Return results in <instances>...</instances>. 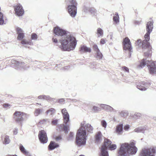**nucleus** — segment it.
I'll list each match as a JSON object with an SVG mask.
<instances>
[{"mask_svg":"<svg viewBox=\"0 0 156 156\" xmlns=\"http://www.w3.org/2000/svg\"><path fill=\"white\" fill-rule=\"evenodd\" d=\"M54 33L56 35L61 36L59 40L61 49H75L77 44L76 38L71 33L60 28L58 27H55Z\"/></svg>","mask_w":156,"mask_h":156,"instance_id":"nucleus-1","label":"nucleus"},{"mask_svg":"<svg viewBox=\"0 0 156 156\" xmlns=\"http://www.w3.org/2000/svg\"><path fill=\"white\" fill-rule=\"evenodd\" d=\"M84 129H87V131L90 133H93V128L92 126L89 124H86L85 121L82 122L80 127L76 135V143L79 146L84 145L86 143V132Z\"/></svg>","mask_w":156,"mask_h":156,"instance_id":"nucleus-2","label":"nucleus"},{"mask_svg":"<svg viewBox=\"0 0 156 156\" xmlns=\"http://www.w3.org/2000/svg\"><path fill=\"white\" fill-rule=\"evenodd\" d=\"M135 143L131 141L130 144L125 143L121 145L118 154L120 156H130L135 154L137 151Z\"/></svg>","mask_w":156,"mask_h":156,"instance_id":"nucleus-3","label":"nucleus"},{"mask_svg":"<svg viewBox=\"0 0 156 156\" xmlns=\"http://www.w3.org/2000/svg\"><path fill=\"white\" fill-rule=\"evenodd\" d=\"M155 62V61H149L148 60H147L146 59H143L141 61L140 64L137 66V68L138 69H141L145 65H147L151 74H156Z\"/></svg>","mask_w":156,"mask_h":156,"instance_id":"nucleus-4","label":"nucleus"},{"mask_svg":"<svg viewBox=\"0 0 156 156\" xmlns=\"http://www.w3.org/2000/svg\"><path fill=\"white\" fill-rule=\"evenodd\" d=\"M112 142L109 140L105 139L104 140V143L101 148L100 156H109L108 152L107 151L108 148L109 150H113L115 149L116 146L115 144H112Z\"/></svg>","mask_w":156,"mask_h":156,"instance_id":"nucleus-5","label":"nucleus"},{"mask_svg":"<svg viewBox=\"0 0 156 156\" xmlns=\"http://www.w3.org/2000/svg\"><path fill=\"white\" fill-rule=\"evenodd\" d=\"M62 115L63 123V130L66 133H67L68 132V129L69 126V115L66 108L62 109L61 110Z\"/></svg>","mask_w":156,"mask_h":156,"instance_id":"nucleus-6","label":"nucleus"},{"mask_svg":"<svg viewBox=\"0 0 156 156\" xmlns=\"http://www.w3.org/2000/svg\"><path fill=\"white\" fill-rule=\"evenodd\" d=\"M68 3L70 4L67 7L68 12L72 17H74L77 13V2L76 0H69V2H67V4Z\"/></svg>","mask_w":156,"mask_h":156,"instance_id":"nucleus-7","label":"nucleus"},{"mask_svg":"<svg viewBox=\"0 0 156 156\" xmlns=\"http://www.w3.org/2000/svg\"><path fill=\"white\" fill-rule=\"evenodd\" d=\"M155 153V150L154 148H144L140 153V156H155L154 154Z\"/></svg>","mask_w":156,"mask_h":156,"instance_id":"nucleus-8","label":"nucleus"},{"mask_svg":"<svg viewBox=\"0 0 156 156\" xmlns=\"http://www.w3.org/2000/svg\"><path fill=\"white\" fill-rule=\"evenodd\" d=\"M14 119L16 122H20L27 118L28 115L24 113L16 111L14 114Z\"/></svg>","mask_w":156,"mask_h":156,"instance_id":"nucleus-9","label":"nucleus"},{"mask_svg":"<svg viewBox=\"0 0 156 156\" xmlns=\"http://www.w3.org/2000/svg\"><path fill=\"white\" fill-rule=\"evenodd\" d=\"M135 44L136 46H138V48L142 47L143 49L146 48L151 49L152 48L150 43L147 42L146 41H143L142 42H141V40L140 39H138L135 42Z\"/></svg>","mask_w":156,"mask_h":156,"instance_id":"nucleus-10","label":"nucleus"},{"mask_svg":"<svg viewBox=\"0 0 156 156\" xmlns=\"http://www.w3.org/2000/svg\"><path fill=\"white\" fill-rule=\"evenodd\" d=\"M39 139L41 142L43 144L46 143L48 141V138L45 132L42 130L39 132L38 134Z\"/></svg>","mask_w":156,"mask_h":156,"instance_id":"nucleus-11","label":"nucleus"},{"mask_svg":"<svg viewBox=\"0 0 156 156\" xmlns=\"http://www.w3.org/2000/svg\"><path fill=\"white\" fill-rule=\"evenodd\" d=\"M24 37V34L22 33L19 34L17 37V39L19 40H22L21 44L24 45L27 48H29L30 47L28 46V45H31L32 44V43L30 42L27 41L25 40H23Z\"/></svg>","mask_w":156,"mask_h":156,"instance_id":"nucleus-12","label":"nucleus"},{"mask_svg":"<svg viewBox=\"0 0 156 156\" xmlns=\"http://www.w3.org/2000/svg\"><path fill=\"white\" fill-rule=\"evenodd\" d=\"M123 49H132L131 43L128 37H126L123 40Z\"/></svg>","mask_w":156,"mask_h":156,"instance_id":"nucleus-13","label":"nucleus"},{"mask_svg":"<svg viewBox=\"0 0 156 156\" xmlns=\"http://www.w3.org/2000/svg\"><path fill=\"white\" fill-rule=\"evenodd\" d=\"M16 14L19 16H22L24 13V11L22 5L18 4L14 7Z\"/></svg>","mask_w":156,"mask_h":156,"instance_id":"nucleus-14","label":"nucleus"},{"mask_svg":"<svg viewBox=\"0 0 156 156\" xmlns=\"http://www.w3.org/2000/svg\"><path fill=\"white\" fill-rule=\"evenodd\" d=\"M100 107L107 111L111 112L113 111L116 112V111L114 110L112 107L108 105L101 104L100 105Z\"/></svg>","mask_w":156,"mask_h":156,"instance_id":"nucleus-15","label":"nucleus"},{"mask_svg":"<svg viewBox=\"0 0 156 156\" xmlns=\"http://www.w3.org/2000/svg\"><path fill=\"white\" fill-rule=\"evenodd\" d=\"M153 22L149 21L148 22L146 25V30L147 32L151 33L153 28Z\"/></svg>","mask_w":156,"mask_h":156,"instance_id":"nucleus-16","label":"nucleus"},{"mask_svg":"<svg viewBox=\"0 0 156 156\" xmlns=\"http://www.w3.org/2000/svg\"><path fill=\"white\" fill-rule=\"evenodd\" d=\"M142 84L144 86H142L141 85H138L137 86V88L140 90L142 91H144L146 90L148 86V84H147L145 82H142Z\"/></svg>","mask_w":156,"mask_h":156,"instance_id":"nucleus-17","label":"nucleus"},{"mask_svg":"<svg viewBox=\"0 0 156 156\" xmlns=\"http://www.w3.org/2000/svg\"><path fill=\"white\" fill-rule=\"evenodd\" d=\"M59 146L58 145L53 141H51L48 146L49 150H52Z\"/></svg>","mask_w":156,"mask_h":156,"instance_id":"nucleus-18","label":"nucleus"},{"mask_svg":"<svg viewBox=\"0 0 156 156\" xmlns=\"http://www.w3.org/2000/svg\"><path fill=\"white\" fill-rule=\"evenodd\" d=\"M116 133L118 135H121L122 133L123 125L120 124L117 126Z\"/></svg>","mask_w":156,"mask_h":156,"instance_id":"nucleus-19","label":"nucleus"},{"mask_svg":"<svg viewBox=\"0 0 156 156\" xmlns=\"http://www.w3.org/2000/svg\"><path fill=\"white\" fill-rule=\"evenodd\" d=\"M146 127L145 126H140L136 128L134 131L136 133L141 132L144 133V130L146 129Z\"/></svg>","mask_w":156,"mask_h":156,"instance_id":"nucleus-20","label":"nucleus"},{"mask_svg":"<svg viewBox=\"0 0 156 156\" xmlns=\"http://www.w3.org/2000/svg\"><path fill=\"white\" fill-rule=\"evenodd\" d=\"M96 53L95 56L96 58L98 59H101L102 58L103 55L101 53L99 49H95Z\"/></svg>","mask_w":156,"mask_h":156,"instance_id":"nucleus-21","label":"nucleus"},{"mask_svg":"<svg viewBox=\"0 0 156 156\" xmlns=\"http://www.w3.org/2000/svg\"><path fill=\"white\" fill-rule=\"evenodd\" d=\"M43 111L42 108H36L35 109L34 112V115L35 116H38Z\"/></svg>","mask_w":156,"mask_h":156,"instance_id":"nucleus-22","label":"nucleus"},{"mask_svg":"<svg viewBox=\"0 0 156 156\" xmlns=\"http://www.w3.org/2000/svg\"><path fill=\"white\" fill-rule=\"evenodd\" d=\"M144 51V55L146 57H149L151 55L152 51L151 49H145Z\"/></svg>","mask_w":156,"mask_h":156,"instance_id":"nucleus-23","label":"nucleus"},{"mask_svg":"<svg viewBox=\"0 0 156 156\" xmlns=\"http://www.w3.org/2000/svg\"><path fill=\"white\" fill-rule=\"evenodd\" d=\"M20 149L23 154L26 155H28L29 152L25 149L24 147L21 144H20Z\"/></svg>","mask_w":156,"mask_h":156,"instance_id":"nucleus-24","label":"nucleus"},{"mask_svg":"<svg viewBox=\"0 0 156 156\" xmlns=\"http://www.w3.org/2000/svg\"><path fill=\"white\" fill-rule=\"evenodd\" d=\"M113 19L114 21L116 23H117L119 22V17L118 13H115V16H113Z\"/></svg>","mask_w":156,"mask_h":156,"instance_id":"nucleus-25","label":"nucleus"},{"mask_svg":"<svg viewBox=\"0 0 156 156\" xmlns=\"http://www.w3.org/2000/svg\"><path fill=\"white\" fill-rule=\"evenodd\" d=\"M102 134L100 132H98L96 134L95 136L96 140L97 142H99L101 140Z\"/></svg>","mask_w":156,"mask_h":156,"instance_id":"nucleus-26","label":"nucleus"},{"mask_svg":"<svg viewBox=\"0 0 156 156\" xmlns=\"http://www.w3.org/2000/svg\"><path fill=\"white\" fill-rule=\"evenodd\" d=\"M55 109L51 108L48 110L46 112V114L47 115L49 114L50 115L53 114L55 112Z\"/></svg>","mask_w":156,"mask_h":156,"instance_id":"nucleus-27","label":"nucleus"},{"mask_svg":"<svg viewBox=\"0 0 156 156\" xmlns=\"http://www.w3.org/2000/svg\"><path fill=\"white\" fill-rule=\"evenodd\" d=\"M91 8V7L85 5L83 7V11L85 13H88L90 12Z\"/></svg>","mask_w":156,"mask_h":156,"instance_id":"nucleus-28","label":"nucleus"},{"mask_svg":"<svg viewBox=\"0 0 156 156\" xmlns=\"http://www.w3.org/2000/svg\"><path fill=\"white\" fill-rule=\"evenodd\" d=\"M10 141L9 138V136L6 135L4 138L3 143L5 144H9Z\"/></svg>","mask_w":156,"mask_h":156,"instance_id":"nucleus-29","label":"nucleus"},{"mask_svg":"<svg viewBox=\"0 0 156 156\" xmlns=\"http://www.w3.org/2000/svg\"><path fill=\"white\" fill-rule=\"evenodd\" d=\"M97 34L98 35V37H99L103 35V30L100 28H98L97 30Z\"/></svg>","mask_w":156,"mask_h":156,"instance_id":"nucleus-30","label":"nucleus"},{"mask_svg":"<svg viewBox=\"0 0 156 156\" xmlns=\"http://www.w3.org/2000/svg\"><path fill=\"white\" fill-rule=\"evenodd\" d=\"M120 115L122 117H126L128 115V112L127 111H123L119 112Z\"/></svg>","mask_w":156,"mask_h":156,"instance_id":"nucleus-31","label":"nucleus"},{"mask_svg":"<svg viewBox=\"0 0 156 156\" xmlns=\"http://www.w3.org/2000/svg\"><path fill=\"white\" fill-rule=\"evenodd\" d=\"M89 12L92 16H95L96 14V10L93 8H91Z\"/></svg>","mask_w":156,"mask_h":156,"instance_id":"nucleus-32","label":"nucleus"},{"mask_svg":"<svg viewBox=\"0 0 156 156\" xmlns=\"http://www.w3.org/2000/svg\"><path fill=\"white\" fill-rule=\"evenodd\" d=\"M151 33H149L148 32H147V33L145 34L144 35V38L145 40L144 41H146L147 42H149L148 41L150 40V35Z\"/></svg>","mask_w":156,"mask_h":156,"instance_id":"nucleus-33","label":"nucleus"},{"mask_svg":"<svg viewBox=\"0 0 156 156\" xmlns=\"http://www.w3.org/2000/svg\"><path fill=\"white\" fill-rule=\"evenodd\" d=\"M11 62L12 64H14V66L17 67H18L20 64L18 62L14 59L12 60H11Z\"/></svg>","mask_w":156,"mask_h":156,"instance_id":"nucleus-34","label":"nucleus"},{"mask_svg":"<svg viewBox=\"0 0 156 156\" xmlns=\"http://www.w3.org/2000/svg\"><path fill=\"white\" fill-rule=\"evenodd\" d=\"M31 38L32 40L36 41L37 40L38 36L36 34L33 33L31 35Z\"/></svg>","mask_w":156,"mask_h":156,"instance_id":"nucleus-35","label":"nucleus"},{"mask_svg":"<svg viewBox=\"0 0 156 156\" xmlns=\"http://www.w3.org/2000/svg\"><path fill=\"white\" fill-rule=\"evenodd\" d=\"M92 111L95 112H97L101 111V109L96 106H94L92 108Z\"/></svg>","mask_w":156,"mask_h":156,"instance_id":"nucleus-36","label":"nucleus"},{"mask_svg":"<svg viewBox=\"0 0 156 156\" xmlns=\"http://www.w3.org/2000/svg\"><path fill=\"white\" fill-rule=\"evenodd\" d=\"M101 125L104 128H106L107 125V123L106 121L105 120H102L101 121Z\"/></svg>","mask_w":156,"mask_h":156,"instance_id":"nucleus-37","label":"nucleus"},{"mask_svg":"<svg viewBox=\"0 0 156 156\" xmlns=\"http://www.w3.org/2000/svg\"><path fill=\"white\" fill-rule=\"evenodd\" d=\"M74 134L72 132H70L69 136L68 138V140H71L73 139L74 137Z\"/></svg>","mask_w":156,"mask_h":156,"instance_id":"nucleus-38","label":"nucleus"},{"mask_svg":"<svg viewBox=\"0 0 156 156\" xmlns=\"http://www.w3.org/2000/svg\"><path fill=\"white\" fill-rule=\"evenodd\" d=\"M80 51L81 53L87 52H90L91 51V49H80Z\"/></svg>","mask_w":156,"mask_h":156,"instance_id":"nucleus-39","label":"nucleus"},{"mask_svg":"<svg viewBox=\"0 0 156 156\" xmlns=\"http://www.w3.org/2000/svg\"><path fill=\"white\" fill-rule=\"evenodd\" d=\"M44 99H45L47 101H52L53 98H51L49 96H45L44 95Z\"/></svg>","mask_w":156,"mask_h":156,"instance_id":"nucleus-40","label":"nucleus"},{"mask_svg":"<svg viewBox=\"0 0 156 156\" xmlns=\"http://www.w3.org/2000/svg\"><path fill=\"white\" fill-rule=\"evenodd\" d=\"M16 31L18 34L23 33V30L19 27H18L16 28Z\"/></svg>","mask_w":156,"mask_h":156,"instance_id":"nucleus-41","label":"nucleus"},{"mask_svg":"<svg viewBox=\"0 0 156 156\" xmlns=\"http://www.w3.org/2000/svg\"><path fill=\"white\" fill-rule=\"evenodd\" d=\"M141 116V114L140 113H135L134 117L135 118L137 119Z\"/></svg>","mask_w":156,"mask_h":156,"instance_id":"nucleus-42","label":"nucleus"},{"mask_svg":"<svg viewBox=\"0 0 156 156\" xmlns=\"http://www.w3.org/2000/svg\"><path fill=\"white\" fill-rule=\"evenodd\" d=\"M122 69L125 72L129 73V69L128 67L126 66H123L122 67Z\"/></svg>","mask_w":156,"mask_h":156,"instance_id":"nucleus-43","label":"nucleus"},{"mask_svg":"<svg viewBox=\"0 0 156 156\" xmlns=\"http://www.w3.org/2000/svg\"><path fill=\"white\" fill-rule=\"evenodd\" d=\"M58 120L57 119H55L52 120L51 122L52 124L53 125H56L57 123Z\"/></svg>","mask_w":156,"mask_h":156,"instance_id":"nucleus-44","label":"nucleus"},{"mask_svg":"<svg viewBox=\"0 0 156 156\" xmlns=\"http://www.w3.org/2000/svg\"><path fill=\"white\" fill-rule=\"evenodd\" d=\"M3 106L5 108H7V107L10 108L11 105H10L8 104H4L3 105Z\"/></svg>","mask_w":156,"mask_h":156,"instance_id":"nucleus-45","label":"nucleus"},{"mask_svg":"<svg viewBox=\"0 0 156 156\" xmlns=\"http://www.w3.org/2000/svg\"><path fill=\"white\" fill-rule=\"evenodd\" d=\"M80 49H90V48L87 47L86 46L84 45H81Z\"/></svg>","mask_w":156,"mask_h":156,"instance_id":"nucleus-46","label":"nucleus"},{"mask_svg":"<svg viewBox=\"0 0 156 156\" xmlns=\"http://www.w3.org/2000/svg\"><path fill=\"white\" fill-rule=\"evenodd\" d=\"M129 125H126L124 126V129L125 130H127L129 128Z\"/></svg>","mask_w":156,"mask_h":156,"instance_id":"nucleus-47","label":"nucleus"},{"mask_svg":"<svg viewBox=\"0 0 156 156\" xmlns=\"http://www.w3.org/2000/svg\"><path fill=\"white\" fill-rule=\"evenodd\" d=\"M100 42L101 44H104L105 43V40L102 38Z\"/></svg>","mask_w":156,"mask_h":156,"instance_id":"nucleus-48","label":"nucleus"},{"mask_svg":"<svg viewBox=\"0 0 156 156\" xmlns=\"http://www.w3.org/2000/svg\"><path fill=\"white\" fill-rule=\"evenodd\" d=\"M18 129L17 128L15 129L13 131V133L15 135H16L18 133Z\"/></svg>","mask_w":156,"mask_h":156,"instance_id":"nucleus-49","label":"nucleus"},{"mask_svg":"<svg viewBox=\"0 0 156 156\" xmlns=\"http://www.w3.org/2000/svg\"><path fill=\"white\" fill-rule=\"evenodd\" d=\"M109 35L110 37V39L111 40H112L113 38V33L112 32L110 33Z\"/></svg>","mask_w":156,"mask_h":156,"instance_id":"nucleus-50","label":"nucleus"},{"mask_svg":"<svg viewBox=\"0 0 156 156\" xmlns=\"http://www.w3.org/2000/svg\"><path fill=\"white\" fill-rule=\"evenodd\" d=\"M93 47L94 49H98V46L97 45V44H94L93 45Z\"/></svg>","mask_w":156,"mask_h":156,"instance_id":"nucleus-51","label":"nucleus"},{"mask_svg":"<svg viewBox=\"0 0 156 156\" xmlns=\"http://www.w3.org/2000/svg\"><path fill=\"white\" fill-rule=\"evenodd\" d=\"M44 95H41L39 96L38 97V98L39 99H44Z\"/></svg>","mask_w":156,"mask_h":156,"instance_id":"nucleus-52","label":"nucleus"},{"mask_svg":"<svg viewBox=\"0 0 156 156\" xmlns=\"http://www.w3.org/2000/svg\"><path fill=\"white\" fill-rule=\"evenodd\" d=\"M52 40L55 43H57L58 42V41L57 39L56 38H53Z\"/></svg>","mask_w":156,"mask_h":156,"instance_id":"nucleus-53","label":"nucleus"},{"mask_svg":"<svg viewBox=\"0 0 156 156\" xmlns=\"http://www.w3.org/2000/svg\"><path fill=\"white\" fill-rule=\"evenodd\" d=\"M61 136H58L56 137L55 138V139L57 140H61Z\"/></svg>","mask_w":156,"mask_h":156,"instance_id":"nucleus-54","label":"nucleus"},{"mask_svg":"<svg viewBox=\"0 0 156 156\" xmlns=\"http://www.w3.org/2000/svg\"><path fill=\"white\" fill-rule=\"evenodd\" d=\"M64 101V99L63 98H61L59 100V102H63Z\"/></svg>","mask_w":156,"mask_h":156,"instance_id":"nucleus-55","label":"nucleus"},{"mask_svg":"<svg viewBox=\"0 0 156 156\" xmlns=\"http://www.w3.org/2000/svg\"><path fill=\"white\" fill-rule=\"evenodd\" d=\"M69 68V66H66L64 67V69H68Z\"/></svg>","mask_w":156,"mask_h":156,"instance_id":"nucleus-56","label":"nucleus"},{"mask_svg":"<svg viewBox=\"0 0 156 156\" xmlns=\"http://www.w3.org/2000/svg\"><path fill=\"white\" fill-rule=\"evenodd\" d=\"M135 23L136 25H139L140 24V22L138 21H136L135 22Z\"/></svg>","mask_w":156,"mask_h":156,"instance_id":"nucleus-57","label":"nucleus"},{"mask_svg":"<svg viewBox=\"0 0 156 156\" xmlns=\"http://www.w3.org/2000/svg\"><path fill=\"white\" fill-rule=\"evenodd\" d=\"M63 51H70V50H71V49H62Z\"/></svg>","mask_w":156,"mask_h":156,"instance_id":"nucleus-58","label":"nucleus"},{"mask_svg":"<svg viewBox=\"0 0 156 156\" xmlns=\"http://www.w3.org/2000/svg\"><path fill=\"white\" fill-rule=\"evenodd\" d=\"M125 50H128V52H132V51H131L132 49H125Z\"/></svg>","mask_w":156,"mask_h":156,"instance_id":"nucleus-59","label":"nucleus"},{"mask_svg":"<svg viewBox=\"0 0 156 156\" xmlns=\"http://www.w3.org/2000/svg\"><path fill=\"white\" fill-rule=\"evenodd\" d=\"M48 120L47 119H44L43 120V121H44V122H46V121H48Z\"/></svg>","mask_w":156,"mask_h":156,"instance_id":"nucleus-60","label":"nucleus"},{"mask_svg":"<svg viewBox=\"0 0 156 156\" xmlns=\"http://www.w3.org/2000/svg\"><path fill=\"white\" fill-rule=\"evenodd\" d=\"M7 156H17L16 155H8Z\"/></svg>","mask_w":156,"mask_h":156,"instance_id":"nucleus-61","label":"nucleus"},{"mask_svg":"<svg viewBox=\"0 0 156 156\" xmlns=\"http://www.w3.org/2000/svg\"><path fill=\"white\" fill-rule=\"evenodd\" d=\"M90 67L91 68H94V67H93V66H92V65H91V66H90Z\"/></svg>","mask_w":156,"mask_h":156,"instance_id":"nucleus-62","label":"nucleus"},{"mask_svg":"<svg viewBox=\"0 0 156 156\" xmlns=\"http://www.w3.org/2000/svg\"><path fill=\"white\" fill-rule=\"evenodd\" d=\"M154 119L155 120H156V117H154Z\"/></svg>","mask_w":156,"mask_h":156,"instance_id":"nucleus-63","label":"nucleus"},{"mask_svg":"<svg viewBox=\"0 0 156 156\" xmlns=\"http://www.w3.org/2000/svg\"><path fill=\"white\" fill-rule=\"evenodd\" d=\"M80 156H84V155H80Z\"/></svg>","mask_w":156,"mask_h":156,"instance_id":"nucleus-64","label":"nucleus"}]
</instances>
